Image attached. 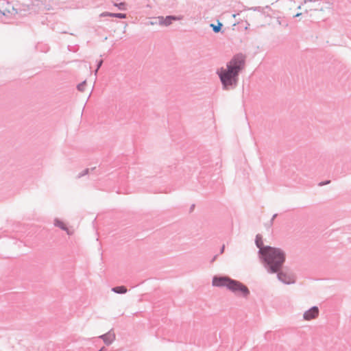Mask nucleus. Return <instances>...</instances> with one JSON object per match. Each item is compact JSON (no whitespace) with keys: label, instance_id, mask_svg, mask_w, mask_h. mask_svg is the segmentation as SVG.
Wrapping results in <instances>:
<instances>
[{"label":"nucleus","instance_id":"cd10ccee","mask_svg":"<svg viewBox=\"0 0 351 351\" xmlns=\"http://www.w3.org/2000/svg\"><path fill=\"white\" fill-rule=\"evenodd\" d=\"M274 221V219H273L271 218V220H270V221H269V225H270V226H273Z\"/></svg>","mask_w":351,"mask_h":351},{"label":"nucleus","instance_id":"412c9836","mask_svg":"<svg viewBox=\"0 0 351 351\" xmlns=\"http://www.w3.org/2000/svg\"><path fill=\"white\" fill-rule=\"evenodd\" d=\"M6 16V11H5V10L2 11L0 9V18L1 19L3 16Z\"/></svg>","mask_w":351,"mask_h":351},{"label":"nucleus","instance_id":"2eb2a0df","mask_svg":"<svg viewBox=\"0 0 351 351\" xmlns=\"http://www.w3.org/2000/svg\"><path fill=\"white\" fill-rule=\"evenodd\" d=\"M218 23L217 25L211 23L210 24V27H212L213 29V31L215 32V33H219L221 32V28L223 27V24L219 22V21H217Z\"/></svg>","mask_w":351,"mask_h":351},{"label":"nucleus","instance_id":"c85d7f7f","mask_svg":"<svg viewBox=\"0 0 351 351\" xmlns=\"http://www.w3.org/2000/svg\"><path fill=\"white\" fill-rule=\"evenodd\" d=\"M281 1L283 3H288L291 2L290 0H281Z\"/></svg>","mask_w":351,"mask_h":351},{"label":"nucleus","instance_id":"f8f14e48","mask_svg":"<svg viewBox=\"0 0 351 351\" xmlns=\"http://www.w3.org/2000/svg\"><path fill=\"white\" fill-rule=\"evenodd\" d=\"M255 244H256V246L258 248V256H259L261 248L263 249L264 247H265L267 246L263 244V237L261 234H256V238H255Z\"/></svg>","mask_w":351,"mask_h":351},{"label":"nucleus","instance_id":"4468645a","mask_svg":"<svg viewBox=\"0 0 351 351\" xmlns=\"http://www.w3.org/2000/svg\"><path fill=\"white\" fill-rule=\"evenodd\" d=\"M96 170V167H92L90 169L89 168H86L84 170H83L81 173H80L77 176V179H80L82 177L86 176V175H88L89 174L90 172H93Z\"/></svg>","mask_w":351,"mask_h":351},{"label":"nucleus","instance_id":"f03ea898","mask_svg":"<svg viewBox=\"0 0 351 351\" xmlns=\"http://www.w3.org/2000/svg\"><path fill=\"white\" fill-rule=\"evenodd\" d=\"M217 74L219 75L223 89L232 90L237 86L239 75L223 67L217 69Z\"/></svg>","mask_w":351,"mask_h":351},{"label":"nucleus","instance_id":"f3484780","mask_svg":"<svg viewBox=\"0 0 351 351\" xmlns=\"http://www.w3.org/2000/svg\"><path fill=\"white\" fill-rule=\"evenodd\" d=\"M86 86V81L84 80L82 82L80 83L77 84V89L78 91L80 92H84V89H85V87Z\"/></svg>","mask_w":351,"mask_h":351},{"label":"nucleus","instance_id":"393cba45","mask_svg":"<svg viewBox=\"0 0 351 351\" xmlns=\"http://www.w3.org/2000/svg\"><path fill=\"white\" fill-rule=\"evenodd\" d=\"M194 208H195V204H192L189 209L190 213H191L193 210Z\"/></svg>","mask_w":351,"mask_h":351},{"label":"nucleus","instance_id":"c756f323","mask_svg":"<svg viewBox=\"0 0 351 351\" xmlns=\"http://www.w3.org/2000/svg\"><path fill=\"white\" fill-rule=\"evenodd\" d=\"M155 20H156V21H153V22H152L151 23H152V24L158 23V21L157 18H156V19H155Z\"/></svg>","mask_w":351,"mask_h":351},{"label":"nucleus","instance_id":"0eeeda50","mask_svg":"<svg viewBox=\"0 0 351 351\" xmlns=\"http://www.w3.org/2000/svg\"><path fill=\"white\" fill-rule=\"evenodd\" d=\"M103 340L104 343L107 346H110L116 339L114 330L112 328L108 332L103 334L99 337Z\"/></svg>","mask_w":351,"mask_h":351},{"label":"nucleus","instance_id":"bb28decb","mask_svg":"<svg viewBox=\"0 0 351 351\" xmlns=\"http://www.w3.org/2000/svg\"><path fill=\"white\" fill-rule=\"evenodd\" d=\"M301 15H302V13H300H300H297V14H295V15H293V18L298 17V16H301Z\"/></svg>","mask_w":351,"mask_h":351},{"label":"nucleus","instance_id":"20e7f679","mask_svg":"<svg viewBox=\"0 0 351 351\" xmlns=\"http://www.w3.org/2000/svg\"><path fill=\"white\" fill-rule=\"evenodd\" d=\"M227 289L245 298H247L250 294V289L246 285L234 279H232V281H230V284H228Z\"/></svg>","mask_w":351,"mask_h":351},{"label":"nucleus","instance_id":"f257e3e1","mask_svg":"<svg viewBox=\"0 0 351 351\" xmlns=\"http://www.w3.org/2000/svg\"><path fill=\"white\" fill-rule=\"evenodd\" d=\"M259 258L268 273L275 274L282 268L286 254L280 248L267 245L261 248Z\"/></svg>","mask_w":351,"mask_h":351},{"label":"nucleus","instance_id":"5701e85b","mask_svg":"<svg viewBox=\"0 0 351 351\" xmlns=\"http://www.w3.org/2000/svg\"><path fill=\"white\" fill-rule=\"evenodd\" d=\"M224 250H225V245H223L221 246V249H220V254H221L223 253Z\"/></svg>","mask_w":351,"mask_h":351},{"label":"nucleus","instance_id":"9d476101","mask_svg":"<svg viewBox=\"0 0 351 351\" xmlns=\"http://www.w3.org/2000/svg\"><path fill=\"white\" fill-rule=\"evenodd\" d=\"M100 17L110 16L124 19L127 18V14L124 13H113L109 12H104L99 15Z\"/></svg>","mask_w":351,"mask_h":351},{"label":"nucleus","instance_id":"dca6fc26","mask_svg":"<svg viewBox=\"0 0 351 351\" xmlns=\"http://www.w3.org/2000/svg\"><path fill=\"white\" fill-rule=\"evenodd\" d=\"M126 5L125 2L114 3V6L117 7L120 10H126Z\"/></svg>","mask_w":351,"mask_h":351},{"label":"nucleus","instance_id":"6ab92c4d","mask_svg":"<svg viewBox=\"0 0 351 351\" xmlns=\"http://www.w3.org/2000/svg\"><path fill=\"white\" fill-rule=\"evenodd\" d=\"M103 62H104V61H103V60H102V59H100L99 60H98V61L97 62V67H96V69H95V75L97 74V73L98 70H99V69L101 68V66H102Z\"/></svg>","mask_w":351,"mask_h":351},{"label":"nucleus","instance_id":"7ed1b4c3","mask_svg":"<svg viewBox=\"0 0 351 351\" xmlns=\"http://www.w3.org/2000/svg\"><path fill=\"white\" fill-rule=\"evenodd\" d=\"M246 62V56L242 53H236L227 63L226 69L239 75L244 69Z\"/></svg>","mask_w":351,"mask_h":351},{"label":"nucleus","instance_id":"39448f33","mask_svg":"<svg viewBox=\"0 0 351 351\" xmlns=\"http://www.w3.org/2000/svg\"><path fill=\"white\" fill-rule=\"evenodd\" d=\"M232 278L228 276H214L212 280V285L217 287H226L227 289L228 284L232 281Z\"/></svg>","mask_w":351,"mask_h":351},{"label":"nucleus","instance_id":"aec40b11","mask_svg":"<svg viewBox=\"0 0 351 351\" xmlns=\"http://www.w3.org/2000/svg\"><path fill=\"white\" fill-rule=\"evenodd\" d=\"M330 180H324V181H322V182H320L318 185L319 186H324V185H326V184H328L330 183Z\"/></svg>","mask_w":351,"mask_h":351},{"label":"nucleus","instance_id":"b1692460","mask_svg":"<svg viewBox=\"0 0 351 351\" xmlns=\"http://www.w3.org/2000/svg\"><path fill=\"white\" fill-rule=\"evenodd\" d=\"M217 256H218V255H217V254H216V255H215V256H213V258L211 259V261H210V263H213V262L217 259Z\"/></svg>","mask_w":351,"mask_h":351},{"label":"nucleus","instance_id":"6e6552de","mask_svg":"<svg viewBox=\"0 0 351 351\" xmlns=\"http://www.w3.org/2000/svg\"><path fill=\"white\" fill-rule=\"evenodd\" d=\"M319 308L317 306H314L306 311L303 315V317L305 320H311L318 317Z\"/></svg>","mask_w":351,"mask_h":351},{"label":"nucleus","instance_id":"423d86ee","mask_svg":"<svg viewBox=\"0 0 351 351\" xmlns=\"http://www.w3.org/2000/svg\"><path fill=\"white\" fill-rule=\"evenodd\" d=\"M276 274H277L278 279L285 285H291L295 282V276L292 274L285 273L282 269Z\"/></svg>","mask_w":351,"mask_h":351},{"label":"nucleus","instance_id":"473e14b6","mask_svg":"<svg viewBox=\"0 0 351 351\" xmlns=\"http://www.w3.org/2000/svg\"><path fill=\"white\" fill-rule=\"evenodd\" d=\"M265 8H267V9H269V8H270V7H269V5H267V6L265 7Z\"/></svg>","mask_w":351,"mask_h":351},{"label":"nucleus","instance_id":"7c9ffc66","mask_svg":"<svg viewBox=\"0 0 351 351\" xmlns=\"http://www.w3.org/2000/svg\"><path fill=\"white\" fill-rule=\"evenodd\" d=\"M277 216H278V214H276H276H274V215L272 216V217H271V218H272L273 219H275V218H276V217H277Z\"/></svg>","mask_w":351,"mask_h":351},{"label":"nucleus","instance_id":"4be33fe9","mask_svg":"<svg viewBox=\"0 0 351 351\" xmlns=\"http://www.w3.org/2000/svg\"><path fill=\"white\" fill-rule=\"evenodd\" d=\"M252 9H253L254 10H258V11H261V10H263V8L261 7H254V8H252Z\"/></svg>","mask_w":351,"mask_h":351},{"label":"nucleus","instance_id":"1a4fd4ad","mask_svg":"<svg viewBox=\"0 0 351 351\" xmlns=\"http://www.w3.org/2000/svg\"><path fill=\"white\" fill-rule=\"evenodd\" d=\"M157 19L159 25L167 27L172 23L173 21H177L179 18L174 15H169L166 17L158 16Z\"/></svg>","mask_w":351,"mask_h":351},{"label":"nucleus","instance_id":"ddd939ff","mask_svg":"<svg viewBox=\"0 0 351 351\" xmlns=\"http://www.w3.org/2000/svg\"><path fill=\"white\" fill-rule=\"evenodd\" d=\"M111 290L112 291L118 294H124L128 291L126 287L123 285L114 287L112 288Z\"/></svg>","mask_w":351,"mask_h":351},{"label":"nucleus","instance_id":"72a5a7b5","mask_svg":"<svg viewBox=\"0 0 351 351\" xmlns=\"http://www.w3.org/2000/svg\"><path fill=\"white\" fill-rule=\"evenodd\" d=\"M300 8H301V5H299V6L298 7V9H300Z\"/></svg>","mask_w":351,"mask_h":351},{"label":"nucleus","instance_id":"a878e982","mask_svg":"<svg viewBox=\"0 0 351 351\" xmlns=\"http://www.w3.org/2000/svg\"><path fill=\"white\" fill-rule=\"evenodd\" d=\"M98 351H108V350L104 346H103Z\"/></svg>","mask_w":351,"mask_h":351},{"label":"nucleus","instance_id":"a211bd4d","mask_svg":"<svg viewBox=\"0 0 351 351\" xmlns=\"http://www.w3.org/2000/svg\"><path fill=\"white\" fill-rule=\"evenodd\" d=\"M5 11H6V15L8 14H16L18 13L17 9L15 8L14 6H12V11L10 10L9 9H5Z\"/></svg>","mask_w":351,"mask_h":351},{"label":"nucleus","instance_id":"9b49d317","mask_svg":"<svg viewBox=\"0 0 351 351\" xmlns=\"http://www.w3.org/2000/svg\"><path fill=\"white\" fill-rule=\"evenodd\" d=\"M54 226L56 227H58L60 229H61L64 231H66L69 235L71 234V232H70L66 225L62 220H60L58 218L55 219H54Z\"/></svg>","mask_w":351,"mask_h":351},{"label":"nucleus","instance_id":"2f4dec72","mask_svg":"<svg viewBox=\"0 0 351 351\" xmlns=\"http://www.w3.org/2000/svg\"><path fill=\"white\" fill-rule=\"evenodd\" d=\"M238 14H233L232 16H233V17H234V18H235V17H236V16H237V15H238Z\"/></svg>","mask_w":351,"mask_h":351}]
</instances>
